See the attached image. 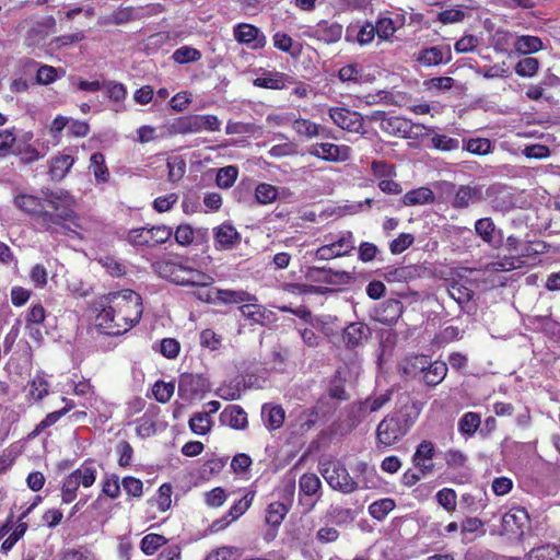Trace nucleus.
<instances>
[{
	"label": "nucleus",
	"instance_id": "nucleus-1",
	"mask_svg": "<svg viewBox=\"0 0 560 560\" xmlns=\"http://www.w3.org/2000/svg\"><path fill=\"white\" fill-rule=\"evenodd\" d=\"M42 199L48 203L54 212L46 211L40 214V225L50 233L65 234L75 233L67 222H73L77 218L73 210L74 198L65 189H43Z\"/></svg>",
	"mask_w": 560,
	"mask_h": 560
},
{
	"label": "nucleus",
	"instance_id": "nucleus-2",
	"mask_svg": "<svg viewBox=\"0 0 560 560\" xmlns=\"http://www.w3.org/2000/svg\"><path fill=\"white\" fill-rule=\"evenodd\" d=\"M441 197L450 203L455 210H465L470 206L483 201L504 191L505 187L501 184L490 185L483 194V187L478 184L456 185L451 182H441L438 184Z\"/></svg>",
	"mask_w": 560,
	"mask_h": 560
},
{
	"label": "nucleus",
	"instance_id": "nucleus-3",
	"mask_svg": "<svg viewBox=\"0 0 560 560\" xmlns=\"http://www.w3.org/2000/svg\"><path fill=\"white\" fill-rule=\"evenodd\" d=\"M419 411L415 404L405 405L386 416L376 428V440L384 447L398 443L415 424Z\"/></svg>",
	"mask_w": 560,
	"mask_h": 560
},
{
	"label": "nucleus",
	"instance_id": "nucleus-4",
	"mask_svg": "<svg viewBox=\"0 0 560 560\" xmlns=\"http://www.w3.org/2000/svg\"><path fill=\"white\" fill-rule=\"evenodd\" d=\"M106 301H110L114 311L117 314V325L119 328L116 332H127L136 324L139 323L142 313V299L140 294L132 290H124L105 295Z\"/></svg>",
	"mask_w": 560,
	"mask_h": 560
},
{
	"label": "nucleus",
	"instance_id": "nucleus-5",
	"mask_svg": "<svg viewBox=\"0 0 560 560\" xmlns=\"http://www.w3.org/2000/svg\"><path fill=\"white\" fill-rule=\"evenodd\" d=\"M319 471L334 490L349 494L359 488V481L350 476L346 466L339 460L322 462Z\"/></svg>",
	"mask_w": 560,
	"mask_h": 560
},
{
	"label": "nucleus",
	"instance_id": "nucleus-6",
	"mask_svg": "<svg viewBox=\"0 0 560 560\" xmlns=\"http://www.w3.org/2000/svg\"><path fill=\"white\" fill-rule=\"evenodd\" d=\"M173 235L172 228L155 225L151 228L132 229L127 234V241L132 246L153 247L166 243Z\"/></svg>",
	"mask_w": 560,
	"mask_h": 560
},
{
	"label": "nucleus",
	"instance_id": "nucleus-7",
	"mask_svg": "<svg viewBox=\"0 0 560 560\" xmlns=\"http://www.w3.org/2000/svg\"><path fill=\"white\" fill-rule=\"evenodd\" d=\"M221 121L214 115H190L178 118L173 125L176 133H197L203 130L219 131Z\"/></svg>",
	"mask_w": 560,
	"mask_h": 560
},
{
	"label": "nucleus",
	"instance_id": "nucleus-8",
	"mask_svg": "<svg viewBox=\"0 0 560 560\" xmlns=\"http://www.w3.org/2000/svg\"><path fill=\"white\" fill-rule=\"evenodd\" d=\"M353 249L354 236L352 232L347 231L337 241L319 247L315 253V257L319 260H328L335 257L347 256Z\"/></svg>",
	"mask_w": 560,
	"mask_h": 560
},
{
	"label": "nucleus",
	"instance_id": "nucleus-9",
	"mask_svg": "<svg viewBox=\"0 0 560 560\" xmlns=\"http://www.w3.org/2000/svg\"><path fill=\"white\" fill-rule=\"evenodd\" d=\"M329 117L339 128L349 132L363 133V118L357 113L342 107H332L329 109Z\"/></svg>",
	"mask_w": 560,
	"mask_h": 560
},
{
	"label": "nucleus",
	"instance_id": "nucleus-10",
	"mask_svg": "<svg viewBox=\"0 0 560 560\" xmlns=\"http://www.w3.org/2000/svg\"><path fill=\"white\" fill-rule=\"evenodd\" d=\"M207 388V382L201 375L183 373L178 378V396L185 401H191Z\"/></svg>",
	"mask_w": 560,
	"mask_h": 560
},
{
	"label": "nucleus",
	"instance_id": "nucleus-11",
	"mask_svg": "<svg viewBox=\"0 0 560 560\" xmlns=\"http://www.w3.org/2000/svg\"><path fill=\"white\" fill-rule=\"evenodd\" d=\"M350 151V148L347 145H337L325 142L311 145L308 153L325 161L343 162L349 160Z\"/></svg>",
	"mask_w": 560,
	"mask_h": 560
},
{
	"label": "nucleus",
	"instance_id": "nucleus-12",
	"mask_svg": "<svg viewBox=\"0 0 560 560\" xmlns=\"http://www.w3.org/2000/svg\"><path fill=\"white\" fill-rule=\"evenodd\" d=\"M529 523V516L524 508H512L502 517V530L505 534L522 536Z\"/></svg>",
	"mask_w": 560,
	"mask_h": 560
},
{
	"label": "nucleus",
	"instance_id": "nucleus-13",
	"mask_svg": "<svg viewBox=\"0 0 560 560\" xmlns=\"http://www.w3.org/2000/svg\"><path fill=\"white\" fill-rule=\"evenodd\" d=\"M100 305L102 306V311L97 314L95 318L96 327L104 334L109 336H119L124 332H116L115 329L119 328L117 325V314L114 311L110 301H106L105 296L102 298Z\"/></svg>",
	"mask_w": 560,
	"mask_h": 560
},
{
	"label": "nucleus",
	"instance_id": "nucleus-14",
	"mask_svg": "<svg viewBox=\"0 0 560 560\" xmlns=\"http://www.w3.org/2000/svg\"><path fill=\"white\" fill-rule=\"evenodd\" d=\"M416 60L424 67L448 63L452 60V50L450 45L432 46L421 49Z\"/></svg>",
	"mask_w": 560,
	"mask_h": 560
},
{
	"label": "nucleus",
	"instance_id": "nucleus-15",
	"mask_svg": "<svg viewBox=\"0 0 560 560\" xmlns=\"http://www.w3.org/2000/svg\"><path fill=\"white\" fill-rule=\"evenodd\" d=\"M371 337L370 327L361 322L351 323L342 332V341L347 349L353 350L364 345Z\"/></svg>",
	"mask_w": 560,
	"mask_h": 560
},
{
	"label": "nucleus",
	"instance_id": "nucleus-16",
	"mask_svg": "<svg viewBox=\"0 0 560 560\" xmlns=\"http://www.w3.org/2000/svg\"><path fill=\"white\" fill-rule=\"evenodd\" d=\"M215 248L219 250H229L241 243V234L230 223H223L213 229Z\"/></svg>",
	"mask_w": 560,
	"mask_h": 560
},
{
	"label": "nucleus",
	"instance_id": "nucleus-17",
	"mask_svg": "<svg viewBox=\"0 0 560 560\" xmlns=\"http://www.w3.org/2000/svg\"><path fill=\"white\" fill-rule=\"evenodd\" d=\"M402 311L404 306L400 301L388 299L375 307L374 318L382 324L393 325L401 316Z\"/></svg>",
	"mask_w": 560,
	"mask_h": 560
},
{
	"label": "nucleus",
	"instance_id": "nucleus-18",
	"mask_svg": "<svg viewBox=\"0 0 560 560\" xmlns=\"http://www.w3.org/2000/svg\"><path fill=\"white\" fill-rule=\"evenodd\" d=\"M238 311L250 324L264 326L272 323L275 319V314L257 302H246L238 307Z\"/></svg>",
	"mask_w": 560,
	"mask_h": 560
},
{
	"label": "nucleus",
	"instance_id": "nucleus-19",
	"mask_svg": "<svg viewBox=\"0 0 560 560\" xmlns=\"http://www.w3.org/2000/svg\"><path fill=\"white\" fill-rule=\"evenodd\" d=\"M306 277L312 281H320L328 284H343L351 280V276L347 271H334L324 267L308 268Z\"/></svg>",
	"mask_w": 560,
	"mask_h": 560
},
{
	"label": "nucleus",
	"instance_id": "nucleus-20",
	"mask_svg": "<svg viewBox=\"0 0 560 560\" xmlns=\"http://www.w3.org/2000/svg\"><path fill=\"white\" fill-rule=\"evenodd\" d=\"M474 287L475 283L471 280L459 278L448 284L447 292L450 296L463 307L472 300L475 295Z\"/></svg>",
	"mask_w": 560,
	"mask_h": 560
},
{
	"label": "nucleus",
	"instance_id": "nucleus-21",
	"mask_svg": "<svg viewBox=\"0 0 560 560\" xmlns=\"http://www.w3.org/2000/svg\"><path fill=\"white\" fill-rule=\"evenodd\" d=\"M380 128L390 136L407 138L412 132L413 125L406 118L382 115Z\"/></svg>",
	"mask_w": 560,
	"mask_h": 560
},
{
	"label": "nucleus",
	"instance_id": "nucleus-22",
	"mask_svg": "<svg viewBox=\"0 0 560 560\" xmlns=\"http://www.w3.org/2000/svg\"><path fill=\"white\" fill-rule=\"evenodd\" d=\"M433 454H434V446L430 441L424 440L418 445V447L412 456V462H413V465L421 471L422 475H425V474L432 471Z\"/></svg>",
	"mask_w": 560,
	"mask_h": 560
},
{
	"label": "nucleus",
	"instance_id": "nucleus-23",
	"mask_svg": "<svg viewBox=\"0 0 560 560\" xmlns=\"http://www.w3.org/2000/svg\"><path fill=\"white\" fill-rule=\"evenodd\" d=\"M332 410V407L329 406V401L326 397H322L317 404L306 410L302 417H301V427L305 430H310L315 425V423L320 419L326 417L330 411Z\"/></svg>",
	"mask_w": 560,
	"mask_h": 560
},
{
	"label": "nucleus",
	"instance_id": "nucleus-24",
	"mask_svg": "<svg viewBox=\"0 0 560 560\" xmlns=\"http://www.w3.org/2000/svg\"><path fill=\"white\" fill-rule=\"evenodd\" d=\"M234 37L238 43L243 44L255 42L254 48H261L266 44V37L260 35L259 30L250 24H238L234 28Z\"/></svg>",
	"mask_w": 560,
	"mask_h": 560
},
{
	"label": "nucleus",
	"instance_id": "nucleus-25",
	"mask_svg": "<svg viewBox=\"0 0 560 560\" xmlns=\"http://www.w3.org/2000/svg\"><path fill=\"white\" fill-rule=\"evenodd\" d=\"M213 278L197 269L183 266V273H179L177 284L207 288L213 283Z\"/></svg>",
	"mask_w": 560,
	"mask_h": 560
},
{
	"label": "nucleus",
	"instance_id": "nucleus-26",
	"mask_svg": "<svg viewBox=\"0 0 560 560\" xmlns=\"http://www.w3.org/2000/svg\"><path fill=\"white\" fill-rule=\"evenodd\" d=\"M476 234L487 244L498 247L502 244V236L495 237V233H501L497 230V226L491 218H482L475 223Z\"/></svg>",
	"mask_w": 560,
	"mask_h": 560
},
{
	"label": "nucleus",
	"instance_id": "nucleus-27",
	"mask_svg": "<svg viewBox=\"0 0 560 560\" xmlns=\"http://www.w3.org/2000/svg\"><path fill=\"white\" fill-rule=\"evenodd\" d=\"M220 421L236 430H243L247 427V413L241 406H228L220 415Z\"/></svg>",
	"mask_w": 560,
	"mask_h": 560
},
{
	"label": "nucleus",
	"instance_id": "nucleus-28",
	"mask_svg": "<svg viewBox=\"0 0 560 560\" xmlns=\"http://www.w3.org/2000/svg\"><path fill=\"white\" fill-rule=\"evenodd\" d=\"M293 83V78L281 72L268 71L254 80V85L264 89L281 90Z\"/></svg>",
	"mask_w": 560,
	"mask_h": 560
},
{
	"label": "nucleus",
	"instance_id": "nucleus-29",
	"mask_svg": "<svg viewBox=\"0 0 560 560\" xmlns=\"http://www.w3.org/2000/svg\"><path fill=\"white\" fill-rule=\"evenodd\" d=\"M74 163V158L70 154L56 155L50 160L49 175L52 180L59 182L69 173Z\"/></svg>",
	"mask_w": 560,
	"mask_h": 560
},
{
	"label": "nucleus",
	"instance_id": "nucleus-30",
	"mask_svg": "<svg viewBox=\"0 0 560 560\" xmlns=\"http://www.w3.org/2000/svg\"><path fill=\"white\" fill-rule=\"evenodd\" d=\"M215 299L223 304H245L257 302V298L244 290L215 289Z\"/></svg>",
	"mask_w": 560,
	"mask_h": 560
},
{
	"label": "nucleus",
	"instance_id": "nucleus-31",
	"mask_svg": "<svg viewBox=\"0 0 560 560\" xmlns=\"http://www.w3.org/2000/svg\"><path fill=\"white\" fill-rule=\"evenodd\" d=\"M42 200V198L32 195H21L14 199V205L22 211L36 215V221L38 224H40V214L46 212V210H44Z\"/></svg>",
	"mask_w": 560,
	"mask_h": 560
},
{
	"label": "nucleus",
	"instance_id": "nucleus-32",
	"mask_svg": "<svg viewBox=\"0 0 560 560\" xmlns=\"http://www.w3.org/2000/svg\"><path fill=\"white\" fill-rule=\"evenodd\" d=\"M342 25L337 22L322 21L316 25L315 36L326 44L336 43L341 38Z\"/></svg>",
	"mask_w": 560,
	"mask_h": 560
},
{
	"label": "nucleus",
	"instance_id": "nucleus-33",
	"mask_svg": "<svg viewBox=\"0 0 560 560\" xmlns=\"http://www.w3.org/2000/svg\"><path fill=\"white\" fill-rule=\"evenodd\" d=\"M261 417L266 428L272 431L279 429L283 424L285 412L279 405L272 406L265 404L261 408Z\"/></svg>",
	"mask_w": 560,
	"mask_h": 560
},
{
	"label": "nucleus",
	"instance_id": "nucleus-34",
	"mask_svg": "<svg viewBox=\"0 0 560 560\" xmlns=\"http://www.w3.org/2000/svg\"><path fill=\"white\" fill-rule=\"evenodd\" d=\"M447 364L442 361L430 362L423 373V381L429 386L439 385L447 374Z\"/></svg>",
	"mask_w": 560,
	"mask_h": 560
},
{
	"label": "nucleus",
	"instance_id": "nucleus-35",
	"mask_svg": "<svg viewBox=\"0 0 560 560\" xmlns=\"http://www.w3.org/2000/svg\"><path fill=\"white\" fill-rule=\"evenodd\" d=\"M152 269L160 277L168 279L177 284L179 273H183V266L168 260H160L152 264Z\"/></svg>",
	"mask_w": 560,
	"mask_h": 560
},
{
	"label": "nucleus",
	"instance_id": "nucleus-36",
	"mask_svg": "<svg viewBox=\"0 0 560 560\" xmlns=\"http://www.w3.org/2000/svg\"><path fill=\"white\" fill-rule=\"evenodd\" d=\"M70 476L74 477L73 479L78 481L79 486L89 488L95 482L96 468L92 462H85L78 469L72 471Z\"/></svg>",
	"mask_w": 560,
	"mask_h": 560
},
{
	"label": "nucleus",
	"instance_id": "nucleus-37",
	"mask_svg": "<svg viewBox=\"0 0 560 560\" xmlns=\"http://www.w3.org/2000/svg\"><path fill=\"white\" fill-rule=\"evenodd\" d=\"M390 392H386L375 397H369L364 401L360 402L358 411L362 417H366L372 412L378 411L390 400Z\"/></svg>",
	"mask_w": 560,
	"mask_h": 560
},
{
	"label": "nucleus",
	"instance_id": "nucleus-38",
	"mask_svg": "<svg viewBox=\"0 0 560 560\" xmlns=\"http://www.w3.org/2000/svg\"><path fill=\"white\" fill-rule=\"evenodd\" d=\"M434 200L433 191L428 187H419L405 194L402 202L406 206L425 205Z\"/></svg>",
	"mask_w": 560,
	"mask_h": 560
},
{
	"label": "nucleus",
	"instance_id": "nucleus-39",
	"mask_svg": "<svg viewBox=\"0 0 560 560\" xmlns=\"http://www.w3.org/2000/svg\"><path fill=\"white\" fill-rule=\"evenodd\" d=\"M429 358L423 354L407 357L402 362V371L405 374L416 376L418 373H424Z\"/></svg>",
	"mask_w": 560,
	"mask_h": 560
},
{
	"label": "nucleus",
	"instance_id": "nucleus-40",
	"mask_svg": "<svg viewBox=\"0 0 560 560\" xmlns=\"http://www.w3.org/2000/svg\"><path fill=\"white\" fill-rule=\"evenodd\" d=\"M292 128L298 135L306 138L319 136L325 130L322 125L303 118L295 119L292 122Z\"/></svg>",
	"mask_w": 560,
	"mask_h": 560
},
{
	"label": "nucleus",
	"instance_id": "nucleus-41",
	"mask_svg": "<svg viewBox=\"0 0 560 560\" xmlns=\"http://www.w3.org/2000/svg\"><path fill=\"white\" fill-rule=\"evenodd\" d=\"M92 170L97 183H106L109 179V171L105 163V156L101 152L93 153L90 159Z\"/></svg>",
	"mask_w": 560,
	"mask_h": 560
},
{
	"label": "nucleus",
	"instance_id": "nucleus-42",
	"mask_svg": "<svg viewBox=\"0 0 560 560\" xmlns=\"http://www.w3.org/2000/svg\"><path fill=\"white\" fill-rule=\"evenodd\" d=\"M167 179L172 183L179 182L186 173V162L182 156L175 155L167 159Z\"/></svg>",
	"mask_w": 560,
	"mask_h": 560
},
{
	"label": "nucleus",
	"instance_id": "nucleus-43",
	"mask_svg": "<svg viewBox=\"0 0 560 560\" xmlns=\"http://www.w3.org/2000/svg\"><path fill=\"white\" fill-rule=\"evenodd\" d=\"M133 10L130 7L126 8H119L118 10L114 11L110 15L101 18L98 20V23L101 25H122L132 20Z\"/></svg>",
	"mask_w": 560,
	"mask_h": 560
},
{
	"label": "nucleus",
	"instance_id": "nucleus-44",
	"mask_svg": "<svg viewBox=\"0 0 560 560\" xmlns=\"http://www.w3.org/2000/svg\"><path fill=\"white\" fill-rule=\"evenodd\" d=\"M212 427V420L209 412H197L189 419L190 430L199 435L207 434Z\"/></svg>",
	"mask_w": 560,
	"mask_h": 560
},
{
	"label": "nucleus",
	"instance_id": "nucleus-45",
	"mask_svg": "<svg viewBox=\"0 0 560 560\" xmlns=\"http://www.w3.org/2000/svg\"><path fill=\"white\" fill-rule=\"evenodd\" d=\"M288 506L279 501L272 502L267 508L266 522L271 526H279L287 515Z\"/></svg>",
	"mask_w": 560,
	"mask_h": 560
},
{
	"label": "nucleus",
	"instance_id": "nucleus-46",
	"mask_svg": "<svg viewBox=\"0 0 560 560\" xmlns=\"http://www.w3.org/2000/svg\"><path fill=\"white\" fill-rule=\"evenodd\" d=\"M559 556L560 548L551 545H546L532 549L526 555V560H557Z\"/></svg>",
	"mask_w": 560,
	"mask_h": 560
},
{
	"label": "nucleus",
	"instance_id": "nucleus-47",
	"mask_svg": "<svg viewBox=\"0 0 560 560\" xmlns=\"http://www.w3.org/2000/svg\"><path fill=\"white\" fill-rule=\"evenodd\" d=\"M481 423L480 416L476 412H466L458 422V430L462 434L471 436L476 433Z\"/></svg>",
	"mask_w": 560,
	"mask_h": 560
},
{
	"label": "nucleus",
	"instance_id": "nucleus-48",
	"mask_svg": "<svg viewBox=\"0 0 560 560\" xmlns=\"http://www.w3.org/2000/svg\"><path fill=\"white\" fill-rule=\"evenodd\" d=\"M455 80L451 77H436L423 81L425 91L431 93L448 91L454 86Z\"/></svg>",
	"mask_w": 560,
	"mask_h": 560
},
{
	"label": "nucleus",
	"instance_id": "nucleus-49",
	"mask_svg": "<svg viewBox=\"0 0 560 560\" xmlns=\"http://www.w3.org/2000/svg\"><path fill=\"white\" fill-rule=\"evenodd\" d=\"M542 43L536 36H520L515 42V49L522 54H532L541 49Z\"/></svg>",
	"mask_w": 560,
	"mask_h": 560
},
{
	"label": "nucleus",
	"instance_id": "nucleus-50",
	"mask_svg": "<svg viewBox=\"0 0 560 560\" xmlns=\"http://www.w3.org/2000/svg\"><path fill=\"white\" fill-rule=\"evenodd\" d=\"M395 508V502L394 500L392 499H382V500H378V501H375L373 502L370 506H369V513L371 514L372 517H374L375 520H383L386 517V515L393 511Z\"/></svg>",
	"mask_w": 560,
	"mask_h": 560
},
{
	"label": "nucleus",
	"instance_id": "nucleus-51",
	"mask_svg": "<svg viewBox=\"0 0 560 560\" xmlns=\"http://www.w3.org/2000/svg\"><path fill=\"white\" fill-rule=\"evenodd\" d=\"M299 487L305 495H314L320 489L322 482L315 474H304L300 478Z\"/></svg>",
	"mask_w": 560,
	"mask_h": 560
},
{
	"label": "nucleus",
	"instance_id": "nucleus-52",
	"mask_svg": "<svg viewBox=\"0 0 560 560\" xmlns=\"http://www.w3.org/2000/svg\"><path fill=\"white\" fill-rule=\"evenodd\" d=\"M237 174H238V171H237L236 166L230 165V166L220 168L218 171L217 178H215L217 185L220 188L232 187L237 178Z\"/></svg>",
	"mask_w": 560,
	"mask_h": 560
},
{
	"label": "nucleus",
	"instance_id": "nucleus-53",
	"mask_svg": "<svg viewBox=\"0 0 560 560\" xmlns=\"http://www.w3.org/2000/svg\"><path fill=\"white\" fill-rule=\"evenodd\" d=\"M49 389L48 382L42 375H36L30 383L28 396H31L34 400H42L47 394Z\"/></svg>",
	"mask_w": 560,
	"mask_h": 560
},
{
	"label": "nucleus",
	"instance_id": "nucleus-54",
	"mask_svg": "<svg viewBox=\"0 0 560 560\" xmlns=\"http://www.w3.org/2000/svg\"><path fill=\"white\" fill-rule=\"evenodd\" d=\"M261 128L253 122H242V121H228L225 127V132L228 135H255L256 132H260Z\"/></svg>",
	"mask_w": 560,
	"mask_h": 560
},
{
	"label": "nucleus",
	"instance_id": "nucleus-55",
	"mask_svg": "<svg viewBox=\"0 0 560 560\" xmlns=\"http://www.w3.org/2000/svg\"><path fill=\"white\" fill-rule=\"evenodd\" d=\"M166 544V538L159 534L145 535L140 544L141 550L145 555H153L160 547Z\"/></svg>",
	"mask_w": 560,
	"mask_h": 560
},
{
	"label": "nucleus",
	"instance_id": "nucleus-56",
	"mask_svg": "<svg viewBox=\"0 0 560 560\" xmlns=\"http://www.w3.org/2000/svg\"><path fill=\"white\" fill-rule=\"evenodd\" d=\"M201 58V52L192 47L183 46L176 49L173 54L174 61L178 63H187L198 61Z\"/></svg>",
	"mask_w": 560,
	"mask_h": 560
},
{
	"label": "nucleus",
	"instance_id": "nucleus-57",
	"mask_svg": "<svg viewBox=\"0 0 560 560\" xmlns=\"http://www.w3.org/2000/svg\"><path fill=\"white\" fill-rule=\"evenodd\" d=\"M255 196L259 203L267 205L276 200L278 196V189L272 185L262 183L256 187Z\"/></svg>",
	"mask_w": 560,
	"mask_h": 560
},
{
	"label": "nucleus",
	"instance_id": "nucleus-58",
	"mask_svg": "<svg viewBox=\"0 0 560 560\" xmlns=\"http://www.w3.org/2000/svg\"><path fill=\"white\" fill-rule=\"evenodd\" d=\"M253 500L254 492H247L242 499L233 504L228 513V516L231 517V521H235L242 516L249 509Z\"/></svg>",
	"mask_w": 560,
	"mask_h": 560
},
{
	"label": "nucleus",
	"instance_id": "nucleus-59",
	"mask_svg": "<svg viewBox=\"0 0 560 560\" xmlns=\"http://www.w3.org/2000/svg\"><path fill=\"white\" fill-rule=\"evenodd\" d=\"M539 68L538 59L534 57H525L515 66V72L521 77H533Z\"/></svg>",
	"mask_w": 560,
	"mask_h": 560
},
{
	"label": "nucleus",
	"instance_id": "nucleus-60",
	"mask_svg": "<svg viewBox=\"0 0 560 560\" xmlns=\"http://www.w3.org/2000/svg\"><path fill=\"white\" fill-rule=\"evenodd\" d=\"M175 390L174 383H165L159 381L153 386V395L159 402L165 404L170 401Z\"/></svg>",
	"mask_w": 560,
	"mask_h": 560
},
{
	"label": "nucleus",
	"instance_id": "nucleus-61",
	"mask_svg": "<svg viewBox=\"0 0 560 560\" xmlns=\"http://www.w3.org/2000/svg\"><path fill=\"white\" fill-rule=\"evenodd\" d=\"M328 516L337 525L348 524L354 520L352 510L341 506H330L328 510Z\"/></svg>",
	"mask_w": 560,
	"mask_h": 560
},
{
	"label": "nucleus",
	"instance_id": "nucleus-62",
	"mask_svg": "<svg viewBox=\"0 0 560 560\" xmlns=\"http://www.w3.org/2000/svg\"><path fill=\"white\" fill-rule=\"evenodd\" d=\"M61 417H63V412L59 410L48 413L34 429L28 433L27 438L33 440L37 438L44 430L55 424Z\"/></svg>",
	"mask_w": 560,
	"mask_h": 560
},
{
	"label": "nucleus",
	"instance_id": "nucleus-63",
	"mask_svg": "<svg viewBox=\"0 0 560 560\" xmlns=\"http://www.w3.org/2000/svg\"><path fill=\"white\" fill-rule=\"evenodd\" d=\"M464 148L470 153L483 155L490 152L491 142L486 138L470 139L465 142Z\"/></svg>",
	"mask_w": 560,
	"mask_h": 560
},
{
	"label": "nucleus",
	"instance_id": "nucleus-64",
	"mask_svg": "<svg viewBox=\"0 0 560 560\" xmlns=\"http://www.w3.org/2000/svg\"><path fill=\"white\" fill-rule=\"evenodd\" d=\"M377 36L381 39H388L396 32V26L390 18H380L374 25Z\"/></svg>",
	"mask_w": 560,
	"mask_h": 560
}]
</instances>
